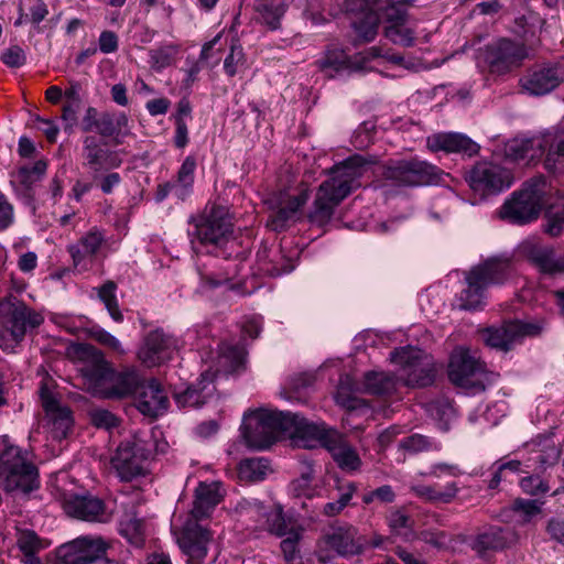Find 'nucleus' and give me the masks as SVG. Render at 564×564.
<instances>
[{
    "instance_id": "49",
    "label": "nucleus",
    "mask_w": 564,
    "mask_h": 564,
    "mask_svg": "<svg viewBox=\"0 0 564 564\" xmlns=\"http://www.w3.org/2000/svg\"><path fill=\"white\" fill-rule=\"evenodd\" d=\"M178 54V46L175 44H166L156 48L150 50L149 63L152 69L161 72L171 66Z\"/></svg>"
},
{
    "instance_id": "10",
    "label": "nucleus",
    "mask_w": 564,
    "mask_h": 564,
    "mask_svg": "<svg viewBox=\"0 0 564 564\" xmlns=\"http://www.w3.org/2000/svg\"><path fill=\"white\" fill-rule=\"evenodd\" d=\"M390 360L399 367L400 378L412 388L431 386L435 380V367L430 355L413 346H404L390 352Z\"/></svg>"
},
{
    "instance_id": "1",
    "label": "nucleus",
    "mask_w": 564,
    "mask_h": 564,
    "mask_svg": "<svg viewBox=\"0 0 564 564\" xmlns=\"http://www.w3.org/2000/svg\"><path fill=\"white\" fill-rule=\"evenodd\" d=\"M542 208H545L544 231L558 236L564 227V194L553 188L544 176H535L502 205L500 216L511 224L523 225L538 219Z\"/></svg>"
},
{
    "instance_id": "43",
    "label": "nucleus",
    "mask_w": 564,
    "mask_h": 564,
    "mask_svg": "<svg viewBox=\"0 0 564 564\" xmlns=\"http://www.w3.org/2000/svg\"><path fill=\"white\" fill-rule=\"evenodd\" d=\"M395 376L383 371H368L364 376V390L375 395H386L394 392Z\"/></svg>"
},
{
    "instance_id": "57",
    "label": "nucleus",
    "mask_w": 564,
    "mask_h": 564,
    "mask_svg": "<svg viewBox=\"0 0 564 564\" xmlns=\"http://www.w3.org/2000/svg\"><path fill=\"white\" fill-rule=\"evenodd\" d=\"M520 487L523 492L530 496L544 495L550 490L547 482L535 475L523 477L520 480Z\"/></svg>"
},
{
    "instance_id": "59",
    "label": "nucleus",
    "mask_w": 564,
    "mask_h": 564,
    "mask_svg": "<svg viewBox=\"0 0 564 564\" xmlns=\"http://www.w3.org/2000/svg\"><path fill=\"white\" fill-rule=\"evenodd\" d=\"M1 61L10 68H19L26 63V54L19 45H11L2 52Z\"/></svg>"
},
{
    "instance_id": "45",
    "label": "nucleus",
    "mask_w": 564,
    "mask_h": 564,
    "mask_svg": "<svg viewBox=\"0 0 564 564\" xmlns=\"http://www.w3.org/2000/svg\"><path fill=\"white\" fill-rule=\"evenodd\" d=\"M280 256L281 249L268 248L265 246L262 247L257 253L260 270L263 273L269 274L271 276H280L284 273L291 272L294 269V264H292L290 261L284 267H279L278 264L274 263L273 258H278Z\"/></svg>"
},
{
    "instance_id": "34",
    "label": "nucleus",
    "mask_w": 564,
    "mask_h": 564,
    "mask_svg": "<svg viewBox=\"0 0 564 564\" xmlns=\"http://www.w3.org/2000/svg\"><path fill=\"white\" fill-rule=\"evenodd\" d=\"M213 382L214 375L209 371L203 372L197 386H191L186 390L174 394L175 402L180 408L202 406L215 389Z\"/></svg>"
},
{
    "instance_id": "11",
    "label": "nucleus",
    "mask_w": 564,
    "mask_h": 564,
    "mask_svg": "<svg viewBox=\"0 0 564 564\" xmlns=\"http://www.w3.org/2000/svg\"><path fill=\"white\" fill-rule=\"evenodd\" d=\"M110 541L99 535H82L56 550L58 564H119L109 558Z\"/></svg>"
},
{
    "instance_id": "8",
    "label": "nucleus",
    "mask_w": 564,
    "mask_h": 564,
    "mask_svg": "<svg viewBox=\"0 0 564 564\" xmlns=\"http://www.w3.org/2000/svg\"><path fill=\"white\" fill-rule=\"evenodd\" d=\"M191 242L205 247L221 248L232 238L234 227L227 209L218 205H207L197 216L189 219Z\"/></svg>"
},
{
    "instance_id": "31",
    "label": "nucleus",
    "mask_w": 564,
    "mask_h": 564,
    "mask_svg": "<svg viewBox=\"0 0 564 564\" xmlns=\"http://www.w3.org/2000/svg\"><path fill=\"white\" fill-rule=\"evenodd\" d=\"M326 543L340 556L361 554L365 543L357 538V529L352 525L338 527L327 535Z\"/></svg>"
},
{
    "instance_id": "7",
    "label": "nucleus",
    "mask_w": 564,
    "mask_h": 564,
    "mask_svg": "<svg viewBox=\"0 0 564 564\" xmlns=\"http://www.w3.org/2000/svg\"><path fill=\"white\" fill-rule=\"evenodd\" d=\"M0 487L10 494H30L40 487L37 467L18 446L8 445L0 454Z\"/></svg>"
},
{
    "instance_id": "22",
    "label": "nucleus",
    "mask_w": 564,
    "mask_h": 564,
    "mask_svg": "<svg viewBox=\"0 0 564 564\" xmlns=\"http://www.w3.org/2000/svg\"><path fill=\"white\" fill-rule=\"evenodd\" d=\"M177 349V340L161 329H155L145 337L139 350V359L148 367L158 366L172 358Z\"/></svg>"
},
{
    "instance_id": "44",
    "label": "nucleus",
    "mask_w": 564,
    "mask_h": 564,
    "mask_svg": "<svg viewBox=\"0 0 564 564\" xmlns=\"http://www.w3.org/2000/svg\"><path fill=\"white\" fill-rule=\"evenodd\" d=\"M380 18L378 11H367L351 19V26L362 42H371L378 34Z\"/></svg>"
},
{
    "instance_id": "52",
    "label": "nucleus",
    "mask_w": 564,
    "mask_h": 564,
    "mask_svg": "<svg viewBox=\"0 0 564 564\" xmlns=\"http://www.w3.org/2000/svg\"><path fill=\"white\" fill-rule=\"evenodd\" d=\"M17 545L23 554L37 553L47 546L44 540L29 529H18Z\"/></svg>"
},
{
    "instance_id": "3",
    "label": "nucleus",
    "mask_w": 564,
    "mask_h": 564,
    "mask_svg": "<svg viewBox=\"0 0 564 564\" xmlns=\"http://www.w3.org/2000/svg\"><path fill=\"white\" fill-rule=\"evenodd\" d=\"M506 155L530 164L545 155L544 167L552 173L564 172V134L546 130L531 138H514L506 145Z\"/></svg>"
},
{
    "instance_id": "16",
    "label": "nucleus",
    "mask_w": 564,
    "mask_h": 564,
    "mask_svg": "<svg viewBox=\"0 0 564 564\" xmlns=\"http://www.w3.org/2000/svg\"><path fill=\"white\" fill-rule=\"evenodd\" d=\"M289 417L293 419L290 424L292 443L302 448H316L318 446L327 448L337 431L328 429L324 423H313L297 413L289 412Z\"/></svg>"
},
{
    "instance_id": "48",
    "label": "nucleus",
    "mask_w": 564,
    "mask_h": 564,
    "mask_svg": "<svg viewBox=\"0 0 564 564\" xmlns=\"http://www.w3.org/2000/svg\"><path fill=\"white\" fill-rule=\"evenodd\" d=\"M270 471L269 460L265 458H248L241 462L239 475L250 481H260Z\"/></svg>"
},
{
    "instance_id": "27",
    "label": "nucleus",
    "mask_w": 564,
    "mask_h": 564,
    "mask_svg": "<svg viewBox=\"0 0 564 564\" xmlns=\"http://www.w3.org/2000/svg\"><path fill=\"white\" fill-rule=\"evenodd\" d=\"M46 170L47 163L44 160H39L33 165H22L11 173L10 183L19 196L30 200L34 197L35 188L44 177Z\"/></svg>"
},
{
    "instance_id": "6",
    "label": "nucleus",
    "mask_w": 564,
    "mask_h": 564,
    "mask_svg": "<svg viewBox=\"0 0 564 564\" xmlns=\"http://www.w3.org/2000/svg\"><path fill=\"white\" fill-rule=\"evenodd\" d=\"M289 412L258 409L243 415L241 434L248 447L267 449L290 431Z\"/></svg>"
},
{
    "instance_id": "30",
    "label": "nucleus",
    "mask_w": 564,
    "mask_h": 564,
    "mask_svg": "<svg viewBox=\"0 0 564 564\" xmlns=\"http://www.w3.org/2000/svg\"><path fill=\"white\" fill-rule=\"evenodd\" d=\"M105 241L104 230L97 227L90 228L76 243L68 247L74 265L85 268L87 261L97 254Z\"/></svg>"
},
{
    "instance_id": "53",
    "label": "nucleus",
    "mask_w": 564,
    "mask_h": 564,
    "mask_svg": "<svg viewBox=\"0 0 564 564\" xmlns=\"http://www.w3.org/2000/svg\"><path fill=\"white\" fill-rule=\"evenodd\" d=\"M400 447L411 454H416L427 451H438L440 444L425 435L413 434L402 438Z\"/></svg>"
},
{
    "instance_id": "46",
    "label": "nucleus",
    "mask_w": 564,
    "mask_h": 564,
    "mask_svg": "<svg viewBox=\"0 0 564 564\" xmlns=\"http://www.w3.org/2000/svg\"><path fill=\"white\" fill-rule=\"evenodd\" d=\"M195 170V156H186L177 172L176 183L174 184L175 192L178 197L184 198L192 189L194 184Z\"/></svg>"
},
{
    "instance_id": "51",
    "label": "nucleus",
    "mask_w": 564,
    "mask_h": 564,
    "mask_svg": "<svg viewBox=\"0 0 564 564\" xmlns=\"http://www.w3.org/2000/svg\"><path fill=\"white\" fill-rule=\"evenodd\" d=\"M117 285L112 281H107L98 289V297L105 304L111 318L120 323L123 321V315L119 310V304L116 297Z\"/></svg>"
},
{
    "instance_id": "18",
    "label": "nucleus",
    "mask_w": 564,
    "mask_h": 564,
    "mask_svg": "<svg viewBox=\"0 0 564 564\" xmlns=\"http://www.w3.org/2000/svg\"><path fill=\"white\" fill-rule=\"evenodd\" d=\"M39 393L52 437L54 440L65 438L74 424L72 411L59 404L54 391L46 383L41 386Z\"/></svg>"
},
{
    "instance_id": "63",
    "label": "nucleus",
    "mask_w": 564,
    "mask_h": 564,
    "mask_svg": "<svg viewBox=\"0 0 564 564\" xmlns=\"http://www.w3.org/2000/svg\"><path fill=\"white\" fill-rule=\"evenodd\" d=\"M300 538L301 535L297 531L291 530L289 535L282 540L281 550L286 562H293L296 558Z\"/></svg>"
},
{
    "instance_id": "17",
    "label": "nucleus",
    "mask_w": 564,
    "mask_h": 564,
    "mask_svg": "<svg viewBox=\"0 0 564 564\" xmlns=\"http://www.w3.org/2000/svg\"><path fill=\"white\" fill-rule=\"evenodd\" d=\"M541 329L542 326L539 323L519 319L506 321L499 327L487 328L484 333V340L492 348L508 351L521 343L524 337L540 334Z\"/></svg>"
},
{
    "instance_id": "5",
    "label": "nucleus",
    "mask_w": 564,
    "mask_h": 564,
    "mask_svg": "<svg viewBox=\"0 0 564 564\" xmlns=\"http://www.w3.org/2000/svg\"><path fill=\"white\" fill-rule=\"evenodd\" d=\"M511 262L507 258H491L473 267L466 273L467 286L460 292V307L475 310L485 303L489 286L505 283L511 275Z\"/></svg>"
},
{
    "instance_id": "54",
    "label": "nucleus",
    "mask_w": 564,
    "mask_h": 564,
    "mask_svg": "<svg viewBox=\"0 0 564 564\" xmlns=\"http://www.w3.org/2000/svg\"><path fill=\"white\" fill-rule=\"evenodd\" d=\"M89 419L94 426L107 431L118 427L120 423L119 417L106 409H93L89 411Z\"/></svg>"
},
{
    "instance_id": "62",
    "label": "nucleus",
    "mask_w": 564,
    "mask_h": 564,
    "mask_svg": "<svg viewBox=\"0 0 564 564\" xmlns=\"http://www.w3.org/2000/svg\"><path fill=\"white\" fill-rule=\"evenodd\" d=\"M220 358L224 359L225 362H229L231 370L236 371L245 361V350L238 346L224 345L221 347Z\"/></svg>"
},
{
    "instance_id": "29",
    "label": "nucleus",
    "mask_w": 564,
    "mask_h": 564,
    "mask_svg": "<svg viewBox=\"0 0 564 564\" xmlns=\"http://www.w3.org/2000/svg\"><path fill=\"white\" fill-rule=\"evenodd\" d=\"M225 490L220 481L199 482L195 489V500L191 511L195 520L206 518L223 500Z\"/></svg>"
},
{
    "instance_id": "28",
    "label": "nucleus",
    "mask_w": 564,
    "mask_h": 564,
    "mask_svg": "<svg viewBox=\"0 0 564 564\" xmlns=\"http://www.w3.org/2000/svg\"><path fill=\"white\" fill-rule=\"evenodd\" d=\"M142 381L143 378L133 368H128L122 371L113 370L109 384L106 389H102V398L123 399L132 397L134 399Z\"/></svg>"
},
{
    "instance_id": "12",
    "label": "nucleus",
    "mask_w": 564,
    "mask_h": 564,
    "mask_svg": "<svg viewBox=\"0 0 564 564\" xmlns=\"http://www.w3.org/2000/svg\"><path fill=\"white\" fill-rule=\"evenodd\" d=\"M486 365L466 348H456L449 360L448 378L458 387L484 390Z\"/></svg>"
},
{
    "instance_id": "41",
    "label": "nucleus",
    "mask_w": 564,
    "mask_h": 564,
    "mask_svg": "<svg viewBox=\"0 0 564 564\" xmlns=\"http://www.w3.org/2000/svg\"><path fill=\"white\" fill-rule=\"evenodd\" d=\"M411 491L420 499L432 503H451L458 495L459 488L456 482H448L443 490L431 485H415Z\"/></svg>"
},
{
    "instance_id": "19",
    "label": "nucleus",
    "mask_w": 564,
    "mask_h": 564,
    "mask_svg": "<svg viewBox=\"0 0 564 564\" xmlns=\"http://www.w3.org/2000/svg\"><path fill=\"white\" fill-rule=\"evenodd\" d=\"M212 533L195 521H188L177 538L187 564H203L212 543Z\"/></svg>"
},
{
    "instance_id": "32",
    "label": "nucleus",
    "mask_w": 564,
    "mask_h": 564,
    "mask_svg": "<svg viewBox=\"0 0 564 564\" xmlns=\"http://www.w3.org/2000/svg\"><path fill=\"white\" fill-rule=\"evenodd\" d=\"M96 132L101 138H110L115 144H121L131 134L129 117L122 111H104L100 113Z\"/></svg>"
},
{
    "instance_id": "64",
    "label": "nucleus",
    "mask_w": 564,
    "mask_h": 564,
    "mask_svg": "<svg viewBox=\"0 0 564 564\" xmlns=\"http://www.w3.org/2000/svg\"><path fill=\"white\" fill-rule=\"evenodd\" d=\"M421 540L436 549H444L449 542V538L446 532L431 530L422 531Z\"/></svg>"
},
{
    "instance_id": "20",
    "label": "nucleus",
    "mask_w": 564,
    "mask_h": 564,
    "mask_svg": "<svg viewBox=\"0 0 564 564\" xmlns=\"http://www.w3.org/2000/svg\"><path fill=\"white\" fill-rule=\"evenodd\" d=\"M468 182L475 191L496 193L510 187L511 177L507 170L497 164L479 162L469 172Z\"/></svg>"
},
{
    "instance_id": "21",
    "label": "nucleus",
    "mask_w": 564,
    "mask_h": 564,
    "mask_svg": "<svg viewBox=\"0 0 564 564\" xmlns=\"http://www.w3.org/2000/svg\"><path fill=\"white\" fill-rule=\"evenodd\" d=\"M63 507L68 516L88 522H108L111 516L104 501L91 495H70Z\"/></svg>"
},
{
    "instance_id": "42",
    "label": "nucleus",
    "mask_w": 564,
    "mask_h": 564,
    "mask_svg": "<svg viewBox=\"0 0 564 564\" xmlns=\"http://www.w3.org/2000/svg\"><path fill=\"white\" fill-rule=\"evenodd\" d=\"M316 64L319 70L328 78H334L336 75L350 68L348 55L339 48L327 50Z\"/></svg>"
},
{
    "instance_id": "33",
    "label": "nucleus",
    "mask_w": 564,
    "mask_h": 564,
    "mask_svg": "<svg viewBox=\"0 0 564 564\" xmlns=\"http://www.w3.org/2000/svg\"><path fill=\"white\" fill-rule=\"evenodd\" d=\"M254 20L270 31L281 28L282 19L288 11L285 0H254Z\"/></svg>"
},
{
    "instance_id": "37",
    "label": "nucleus",
    "mask_w": 564,
    "mask_h": 564,
    "mask_svg": "<svg viewBox=\"0 0 564 564\" xmlns=\"http://www.w3.org/2000/svg\"><path fill=\"white\" fill-rule=\"evenodd\" d=\"M524 446L529 453L535 454L533 459L542 468L556 464L561 456V449L555 445L551 435H538Z\"/></svg>"
},
{
    "instance_id": "38",
    "label": "nucleus",
    "mask_w": 564,
    "mask_h": 564,
    "mask_svg": "<svg viewBox=\"0 0 564 564\" xmlns=\"http://www.w3.org/2000/svg\"><path fill=\"white\" fill-rule=\"evenodd\" d=\"M93 360L84 368V376L94 384L95 391L102 397V389L109 384L113 369L97 349L93 351Z\"/></svg>"
},
{
    "instance_id": "25",
    "label": "nucleus",
    "mask_w": 564,
    "mask_h": 564,
    "mask_svg": "<svg viewBox=\"0 0 564 564\" xmlns=\"http://www.w3.org/2000/svg\"><path fill=\"white\" fill-rule=\"evenodd\" d=\"M133 404L144 416L156 417L166 411L169 399L160 382L154 379L149 381L143 379L137 390Z\"/></svg>"
},
{
    "instance_id": "13",
    "label": "nucleus",
    "mask_w": 564,
    "mask_h": 564,
    "mask_svg": "<svg viewBox=\"0 0 564 564\" xmlns=\"http://www.w3.org/2000/svg\"><path fill=\"white\" fill-rule=\"evenodd\" d=\"M527 57L525 45L509 39H499L488 44L484 52L489 72L496 75H505L520 67Z\"/></svg>"
},
{
    "instance_id": "2",
    "label": "nucleus",
    "mask_w": 564,
    "mask_h": 564,
    "mask_svg": "<svg viewBox=\"0 0 564 564\" xmlns=\"http://www.w3.org/2000/svg\"><path fill=\"white\" fill-rule=\"evenodd\" d=\"M375 163L372 159L356 154L330 169L329 177L317 188L310 219L321 226L327 224L336 207L361 187V178Z\"/></svg>"
},
{
    "instance_id": "61",
    "label": "nucleus",
    "mask_w": 564,
    "mask_h": 564,
    "mask_svg": "<svg viewBox=\"0 0 564 564\" xmlns=\"http://www.w3.org/2000/svg\"><path fill=\"white\" fill-rule=\"evenodd\" d=\"M90 337L115 352L123 354L124 351L120 341L113 335L100 327H93L90 329Z\"/></svg>"
},
{
    "instance_id": "35",
    "label": "nucleus",
    "mask_w": 564,
    "mask_h": 564,
    "mask_svg": "<svg viewBox=\"0 0 564 564\" xmlns=\"http://www.w3.org/2000/svg\"><path fill=\"white\" fill-rule=\"evenodd\" d=\"M307 199L308 193L303 191L299 195L290 196L281 202L278 209L270 216L269 226L275 231L285 229L289 223L297 218L302 206Z\"/></svg>"
},
{
    "instance_id": "4",
    "label": "nucleus",
    "mask_w": 564,
    "mask_h": 564,
    "mask_svg": "<svg viewBox=\"0 0 564 564\" xmlns=\"http://www.w3.org/2000/svg\"><path fill=\"white\" fill-rule=\"evenodd\" d=\"M44 322L41 313L22 300L10 296L0 301V348L12 352L26 336Z\"/></svg>"
},
{
    "instance_id": "24",
    "label": "nucleus",
    "mask_w": 564,
    "mask_h": 564,
    "mask_svg": "<svg viewBox=\"0 0 564 564\" xmlns=\"http://www.w3.org/2000/svg\"><path fill=\"white\" fill-rule=\"evenodd\" d=\"M83 159L84 165L95 173L94 178L99 172L117 169L122 163L116 151L104 148L100 140L91 134L83 139Z\"/></svg>"
},
{
    "instance_id": "39",
    "label": "nucleus",
    "mask_w": 564,
    "mask_h": 564,
    "mask_svg": "<svg viewBox=\"0 0 564 564\" xmlns=\"http://www.w3.org/2000/svg\"><path fill=\"white\" fill-rule=\"evenodd\" d=\"M334 489L337 492L336 497L328 496L332 501L323 506L322 513L325 517H336L350 505L354 495L357 491V486L354 481L336 479Z\"/></svg>"
},
{
    "instance_id": "60",
    "label": "nucleus",
    "mask_w": 564,
    "mask_h": 564,
    "mask_svg": "<svg viewBox=\"0 0 564 564\" xmlns=\"http://www.w3.org/2000/svg\"><path fill=\"white\" fill-rule=\"evenodd\" d=\"M243 58L245 54L242 47L237 43H232L230 52L224 62L225 73L230 77L235 76L238 72V65L243 62Z\"/></svg>"
},
{
    "instance_id": "23",
    "label": "nucleus",
    "mask_w": 564,
    "mask_h": 564,
    "mask_svg": "<svg viewBox=\"0 0 564 564\" xmlns=\"http://www.w3.org/2000/svg\"><path fill=\"white\" fill-rule=\"evenodd\" d=\"M521 252L543 274L564 273V253L557 254L552 247L525 240L521 245Z\"/></svg>"
},
{
    "instance_id": "50",
    "label": "nucleus",
    "mask_w": 564,
    "mask_h": 564,
    "mask_svg": "<svg viewBox=\"0 0 564 564\" xmlns=\"http://www.w3.org/2000/svg\"><path fill=\"white\" fill-rule=\"evenodd\" d=\"M119 532L131 544L141 545L143 542L144 525L142 520L134 516H124L119 522Z\"/></svg>"
},
{
    "instance_id": "36",
    "label": "nucleus",
    "mask_w": 564,
    "mask_h": 564,
    "mask_svg": "<svg viewBox=\"0 0 564 564\" xmlns=\"http://www.w3.org/2000/svg\"><path fill=\"white\" fill-rule=\"evenodd\" d=\"M514 534L511 530L501 527H492L478 534L473 541L471 547L479 554L487 551H498L509 546Z\"/></svg>"
},
{
    "instance_id": "56",
    "label": "nucleus",
    "mask_w": 564,
    "mask_h": 564,
    "mask_svg": "<svg viewBox=\"0 0 564 564\" xmlns=\"http://www.w3.org/2000/svg\"><path fill=\"white\" fill-rule=\"evenodd\" d=\"M20 9L29 11L30 21L34 24L42 22L48 14L46 4L42 0H20Z\"/></svg>"
},
{
    "instance_id": "47",
    "label": "nucleus",
    "mask_w": 564,
    "mask_h": 564,
    "mask_svg": "<svg viewBox=\"0 0 564 564\" xmlns=\"http://www.w3.org/2000/svg\"><path fill=\"white\" fill-rule=\"evenodd\" d=\"M430 416L437 422L438 429L447 431L455 417V409L448 399H437L427 404Z\"/></svg>"
},
{
    "instance_id": "26",
    "label": "nucleus",
    "mask_w": 564,
    "mask_h": 564,
    "mask_svg": "<svg viewBox=\"0 0 564 564\" xmlns=\"http://www.w3.org/2000/svg\"><path fill=\"white\" fill-rule=\"evenodd\" d=\"M426 148L431 152L443 151L471 158L478 154L479 144L458 132H438L426 138Z\"/></svg>"
},
{
    "instance_id": "14",
    "label": "nucleus",
    "mask_w": 564,
    "mask_h": 564,
    "mask_svg": "<svg viewBox=\"0 0 564 564\" xmlns=\"http://www.w3.org/2000/svg\"><path fill=\"white\" fill-rule=\"evenodd\" d=\"M145 454L135 440L122 441L110 458V467L121 481H132L147 474Z\"/></svg>"
},
{
    "instance_id": "55",
    "label": "nucleus",
    "mask_w": 564,
    "mask_h": 564,
    "mask_svg": "<svg viewBox=\"0 0 564 564\" xmlns=\"http://www.w3.org/2000/svg\"><path fill=\"white\" fill-rule=\"evenodd\" d=\"M511 509L520 516L521 523H528L533 517L541 513V505L536 500L522 498L516 499Z\"/></svg>"
},
{
    "instance_id": "15",
    "label": "nucleus",
    "mask_w": 564,
    "mask_h": 564,
    "mask_svg": "<svg viewBox=\"0 0 564 564\" xmlns=\"http://www.w3.org/2000/svg\"><path fill=\"white\" fill-rule=\"evenodd\" d=\"M563 82L564 65L547 63L527 69L519 79V86L530 96H544L556 89Z\"/></svg>"
},
{
    "instance_id": "58",
    "label": "nucleus",
    "mask_w": 564,
    "mask_h": 564,
    "mask_svg": "<svg viewBox=\"0 0 564 564\" xmlns=\"http://www.w3.org/2000/svg\"><path fill=\"white\" fill-rule=\"evenodd\" d=\"M236 275V271L229 272L228 270L224 272H202L199 271L200 282L204 288L214 289L218 288L225 283L230 282Z\"/></svg>"
},
{
    "instance_id": "40",
    "label": "nucleus",
    "mask_w": 564,
    "mask_h": 564,
    "mask_svg": "<svg viewBox=\"0 0 564 564\" xmlns=\"http://www.w3.org/2000/svg\"><path fill=\"white\" fill-rule=\"evenodd\" d=\"M327 449L341 469L349 471L359 469L361 460L357 452L338 432L336 433V436H334V440H332Z\"/></svg>"
},
{
    "instance_id": "9",
    "label": "nucleus",
    "mask_w": 564,
    "mask_h": 564,
    "mask_svg": "<svg viewBox=\"0 0 564 564\" xmlns=\"http://www.w3.org/2000/svg\"><path fill=\"white\" fill-rule=\"evenodd\" d=\"M382 176L393 186L417 187L440 184L446 174L427 161L411 158L390 161Z\"/></svg>"
}]
</instances>
